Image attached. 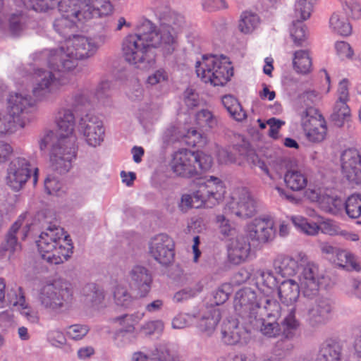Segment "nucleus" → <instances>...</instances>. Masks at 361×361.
Returning a JSON list of instances; mask_svg holds the SVG:
<instances>
[{"instance_id": "0eeeda50", "label": "nucleus", "mask_w": 361, "mask_h": 361, "mask_svg": "<svg viewBox=\"0 0 361 361\" xmlns=\"http://www.w3.org/2000/svg\"><path fill=\"white\" fill-rule=\"evenodd\" d=\"M299 266L301 290L305 297L312 298L318 294L320 288L326 286L329 279L319 265L309 260L304 253H299Z\"/></svg>"}, {"instance_id": "0e129e2a", "label": "nucleus", "mask_w": 361, "mask_h": 361, "mask_svg": "<svg viewBox=\"0 0 361 361\" xmlns=\"http://www.w3.org/2000/svg\"><path fill=\"white\" fill-rule=\"evenodd\" d=\"M327 131L326 123L319 124L310 129V131L305 132L307 139L312 142H320L326 137Z\"/></svg>"}, {"instance_id": "c85d7f7f", "label": "nucleus", "mask_w": 361, "mask_h": 361, "mask_svg": "<svg viewBox=\"0 0 361 361\" xmlns=\"http://www.w3.org/2000/svg\"><path fill=\"white\" fill-rule=\"evenodd\" d=\"M55 123L58 128L59 135H75L73 134V131L75 119V116L71 109H59L55 116Z\"/></svg>"}, {"instance_id": "37998d69", "label": "nucleus", "mask_w": 361, "mask_h": 361, "mask_svg": "<svg viewBox=\"0 0 361 361\" xmlns=\"http://www.w3.org/2000/svg\"><path fill=\"white\" fill-rule=\"evenodd\" d=\"M222 104L230 116L237 121H243L247 117L238 100L232 95H225L222 97Z\"/></svg>"}, {"instance_id": "dca6fc26", "label": "nucleus", "mask_w": 361, "mask_h": 361, "mask_svg": "<svg viewBox=\"0 0 361 361\" xmlns=\"http://www.w3.org/2000/svg\"><path fill=\"white\" fill-rule=\"evenodd\" d=\"M197 184V198L204 200V207H212L221 199L224 188L222 181L219 178L209 176V178H200Z\"/></svg>"}, {"instance_id": "b1692460", "label": "nucleus", "mask_w": 361, "mask_h": 361, "mask_svg": "<svg viewBox=\"0 0 361 361\" xmlns=\"http://www.w3.org/2000/svg\"><path fill=\"white\" fill-rule=\"evenodd\" d=\"M250 252V245L243 235H238L231 240L228 247V259L234 264L244 262Z\"/></svg>"}, {"instance_id": "864d4df0", "label": "nucleus", "mask_w": 361, "mask_h": 361, "mask_svg": "<svg viewBox=\"0 0 361 361\" xmlns=\"http://www.w3.org/2000/svg\"><path fill=\"white\" fill-rule=\"evenodd\" d=\"M197 124L203 128L212 129L218 126V118L207 109H202L196 114Z\"/></svg>"}, {"instance_id": "6ab92c4d", "label": "nucleus", "mask_w": 361, "mask_h": 361, "mask_svg": "<svg viewBox=\"0 0 361 361\" xmlns=\"http://www.w3.org/2000/svg\"><path fill=\"white\" fill-rule=\"evenodd\" d=\"M79 129L90 146L96 147L104 140V128L102 121L91 113L80 117Z\"/></svg>"}, {"instance_id": "e433bc0d", "label": "nucleus", "mask_w": 361, "mask_h": 361, "mask_svg": "<svg viewBox=\"0 0 361 361\" xmlns=\"http://www.w3.org/2000/svg\"><path fill=\"white\" fill-rule=\"evenodd\" d=\"M281 336L286 340H293L297 335L300 322L295 318V308L291 307L288 314L282 321Z\"/></svg>"}, {"instance_id": "412c9836", "label": "nucleus", "mask_w": 361, "mask_h": 361, "mask_svg": "<svg viewBox=\"0 0 361 361\" xmlns=\"http://www.w3.org/2000/svg\"><path fill=\"white\" fill-rule=\"evenodd\" d=\"M69 235H65L63 228L56 225L49 226L39 236L36 244L39 253L49 252L56 246L71 241Z\"/></svg>"}, {"instance_id": "a878e982", "label": "nucleus", "mask_w": 361, "mask_h": 361, "mask_svg": "<svg viewBox=\"0 0 361 361\" xmlns=\"http://www.w3.org/2000/svg\"><path fill=\"white\" fill-rule=\"evenodd\" d=\"M307 197L313 202H317L326 212L336 213L343 207V202L337 196L323 195L315 190L307 191Z\"/></svg>"}, {"instance_id": "f03ea898", "label": "nucleus", "mask_w": 361, "mask_h": 361, "mask_svg": "<svg viewBox=\"0 0 361 361\" xmlns=\"http://www.w3.org/2000/svg\"><path fill=\"white\" fill-rule=\"evenodd\" d=\"M6 112H0V135L12 134L25 126V118L34 106L31 96L11 92L6 99Z\"/></svg>"}, {"instance_id": "09e8293b", "label": "nucleus", "mask_w": 361, "mask_h": 361, "mask_svg": "<svg viewBox=\"0 0 361 361\" xmlns=\"http://www.w3.org/2000/svg\"><path fill=\"white\" fill-rule=\"evenodd\" d=\"M334 261L338 266L348 271L359 269V265L356 263L354 256L346 250H338Z\"/></svg>"}, {"instance_id": "5701e85b", "label": "nucleus", "mask_w": 361, "mask_h": 361, "mask_svg": "<svg viewBox=\"0 0 361 361\" xmlns=\"http://www.w3.org/2000/svg\"><path fill=\"white\" fill-rule=\"evenodd\" d=\"M132 285L140 298L145 297L151 290L152 278L149 270L145 267L134 266L129 273Z\"/></svg>"}, {"instance_id": "a19ab883", "label": "nucleus", "mask_w": 361, "mask_h": 361, "mask_svg": "<svg viewBox=\"0 0 361 361\" xmlns=\"http://www.w3.org/2000/svg\"><path fill=\"white\" fill-rule=\"evenodd\" d=\"M284 182L290 190L300 191L307 186V178L301 171L296 169H290L284 175Z\"/></svg>"}, {"instance_id": "c9c22d12", "label": "nucleus", "mask_w": 361, "mask_h": 361, "mask_svg": "<svg viewBox=\"0 0 361 361\" xmlns=\"http://www.w3.org/2000/svg\"><path fill=\"white\" fill-rule=\"evenodd\" d=\"M300 118L301 126L304 133L310 131V129L312 128L326 122L319 110L312 106L307 107L303 110L300 114Z\"/></svg>"}, {"instance_id": "a211bd4d", "label": "nucleus", "mask_w": 361, "mask_h": 361, "mask_svg": "<svg viewBox=\"0 0 361 361\" xmlns=\"http://www.w3.org/2000/svg\"><path fill=\"white\" fill-rule=\"evenodd\" d=\"M341 172L350 183H361V152L355 148L345 149L341 155Z\"/></svg>"}, {"instance_id": "ea45409f", "label": "nucleus", "mask_w": 361, "mask_h": 361, "mask_svg": "<svg viewBox=\"0 0 361 361\" xmlns=\"http://www.w3.org/2000/svg\"><path fill=\"white\" fill-rule=\"evenodd\" d=\"M113 342L117 348H123L127 345L133 343L137 339L135 327L128 325L126 328H120L114 333Z\"/></svg>"}, {"instance_id": "c756f323", "label": "nucleus", "mask_w": 361, "mask_h": 361, "mask_svg": "<svg viewBox=\"0 0 361 361\" xmlns=\"http://www.w3.org/2000/svg\"><path fill=\"white\" fill-rule=\"evenodd\" d=\"M273 267L275 272L282 277L294 276L300 267L299 255L297 259L288 255H278L273 262Z\"/></svg>"}, {"instance_id": "603ef678", "label": "nucleus", "mask_w": 361, "mask_h": 361, "mask_svg": "<svg viewBox=\"0 0 361 361\" xmlns=\"http://www.w3.org/2000/svg\"><path fill=\"white\" fill-rule=\"evenodd\" d=\"M347 215L351 219L361 216V195L353 194L348 197L343 203Z\"/></svg>"}, {"instance_id": "7c9ffc66", "label": "nucleus", "mask_w": 361, "mask_h": 361, "mask_svg": "<svg viewBox=\"0 0 361 361\" xmlns=\"http://www.w3.org/2000/svg\"><path fill=\"white\" fill-rule=\"evenodd\" d=\"M73 245L70 241L56 246L49 252H41L42 258L53 264H60L67 261L73 253Z\"/></svg>"}, {"instance_id": "3c124183", "label": "nucleus", "mask_w": 361, "mask_h": 361, "mask_svg": "<svg viewBox=\"0 0 361 361\" xmlns=\"http://www.w3.org/2000/svg\"><path fill=\"white\" fill-rule=\"evenodd\" d=\"M79 0H61L59 1V11L61 16L77 20L78 18Z\"/></svg>"}, {"instance_id": "9b49d317", "label": "nucleus", "mask_w": 361, "mask_h": 361, "mask_svg": "<svg viewBox=\"0 0 361 361\" xmlns=\"http://www.w3.org/2000/svg\"><path fill=\"white\" fill-rule=\"evenodd\" d=\"M65 82L61 77L51 71L39 70L32 88V94L38 101L54 98Z\"/></svg>"}, {"instance_id": "4468645a", "label": "nucleus", "mask_w": 361, "mask_h": 361, "mask_svg": "<svg viewBox=\"0 0 361 361\" xmlns=\"http://www.w3.org/2000/svg\"><path fill=\"white\" fill-rule=\"evenodd\" d=\"M174 247L173 239L165 233L156 235L149 242L150 256L163 266H168L173 261Z\"/></svg>"}, {"instance_id": "ddd939ff", "label": "nucleus", "mask_w": 361, "mask_h": 361, "mask_svg": "<svg viewBox=\"0 0 361 361\" xmlns=\"http://www.w3.org/2000/svg\"><path fill=\"white\" fill-rule=\"evenodd\" d=\"M334 310V301L328 295H319L307 309V321L312 327L326 324Z\"/></svg>"}, {"instance_id": "13d9d810", "label": "nucleus", "mask_w": 361, "mask_h": 361, "mask_svg": "<svg viewBox=\"0 0 361 361\" xmlns=\"http://www.w3.org/2000/svg\"><path fill=\"white\" fill-rule=\"evenodd\" d=\"M76 22L75 20L61 16L55 19L53 26L59 35L65 37L75 26Z\"/></svg>"}, {"instance_id": "393cba45", "label": "nucleus", "mask_w": 361, "mask_h": 361, "mask_svg": "<svg viewBox=\"0 0 361 361\" xmlns=\"http://www.w3.org/2000/svg\"><path fill=\"white\" fill-rule=\"evenodd\" d=\"M343 358V344L338 340L329 338L322 343L317 361H342Z\"/></svg>"}, {"instance_id": "79ce46f5", "label": "nucleus", "mask_w": 361, "mask_h": 361, "mask_svg": "<svg viewBox=\"0 0 361 361\" xmlns=\"http://www.w3.org/2000/svg\"><path fill=\"white\" fill-rule=\"evenodd\" d=\"M329 24L334 32L342 36H348L352 32L351 25L343 11L334 13L330 18Z\"/></svg>"}, {"instance_id": "58836bf2", "label": "nucleus", "mask_w": 361, "mask_h": 361, "mask_svg": "<svg viewBox=\"0 0 361 361\" xmlns=\"http://www.w3.org/2000/svg\"><path fill=\"white\" fill-rule=\"evenodd\" d=\"M259 289L264 295L271 294L277 287V280L271 270L259 269L256 271Z\"/></svg>"}, {"instance_id": "72a5a7b5", "label": "nucleus", "mask_w": 361, "mask_h": 361, "mask_svg": "<svg viewBox=\"0 0 361 361\" xmlns=\"http://www.w3.org/2000/svg\"><path fill=\"white\" fill-rule=\"evenodd\" d=\"M221 318L219 309L212 308L201 317L197 328L203 334L210 336L214 332Z\"/></svg>"}, {"instance_id": "473e14b6", "label": "nucleus", "mask_w": 361, "mask_h": 361, "mask_svg": "<svg viewBox=\"0 0 361 361\" xmlns=\"http://www.w3.org/2000/svg\"><path fill=\"white\" fill-rule=\"evenodd\" d=\"M255 329H258L265 336L276 338L281 336V328L276 320H266V318L255 317L247 324Z\"/></svg>"}, {"instance_id": "cd10ccee", "label": "nucleus", "mask_w": 361, "mask_h": 361, "mask_svg": "<svg viewBox=\"0 0 361 361\" xmlns=\"http://www.w3.org/2000/svg\"><path fill=\"white\" fill-rule=\"evenodd\" d=\"M257 317L267 318L277 320L281 315L280 303L269 295H265L259 299V305L257 309Z\"/></svg>"}, {"instance_id": "4c0bfd02", "label": "nucleus", "mask_w": 361, "mask_h": 361, "mask_svg": "<svg viewBox=\"0 0 361 361\" xmlns=\"http://www.w3.org/2000/svg\"><path fill=\"white\" fill-rule=\"evenodd\" d=\"M239 319L224 322L221 326V337L223 341L228 345H234L240 339L238 324Z\"/></svg>"}, {"instance_id": "5fc2aeb1", "label": "nucleus", "mask_w": 361, "mask_h": 361, "mask_svg": "<svg viewBox=\"0 0 361 361\" xmlns=\"http://www.w3.org/2000/svg\"><path fill=\"white\" fill-rule=\"evenodd\" d=\"M144 317L143 312H135L133 314H124L118 317H113L110 319L113 324H118L121 328H126L128 325H133L135 327V325L142 319Z\"/></svg>"}, {"instance_id": "680f3d73", "label": "nucleus", "mask_w": 361, "mask_h": 361, "mask_svg": "<svg viewBox=\"0 0 361 361\" xmlns=\"http://www.w3.org/2000/svg\"><path fill=\"white\" fill-rule=\"evenodd\" d=\"M151 360L154 361H182L178 356L171 353L164 346L156 348L151 353Z\"/></svg>"}, {"instance_id": "20e7f679", "label": "nucleus", "mask_w": 361, "mask_h": 361, "mask_svg": "<svg viewBox=\"0 0 361 361\" xmlns=\"http://www.w3.org/2000/svg\"><path fill=\"white\" fill-rule=\"evenodd\" d=\"M38 300L41 307L49 312L61 314L71 307L73 291L68 282L63 280L54 281L40 288Z\"/></svg>"}, {"instance_id": "052dcab7", "label": "nucleus", "mask_w": 361, "mask_h": 361, "mask_svg": "<svg viewBox=\"0 0 361 361\" xmlns=\"http://www.w3.org/2000/svg\"><path fill=\"white\" fill-rule=\"evenodd\" d=\"M72 106L75 111H86L90 106L87 91L82 90L76 92L72 97Z\"/></svg>"}, {"instance_id": "774afa93", "label": "nucleus", "mask_w": 361, "mask_h": 361, "mask_svg": "<svg viewBox=\"0 0 361 361\" xmlns=\"http://www.w3.org/2000/svg\"><path fill=\"white\" fill-rule=\"evenodd\" d=\"M89 331V328L83 324H73L66 329V334L71 339L81 340Z\"/></svg>"}, {"instance_id": "6e6d98bb", "label": "nucleus", "mask_w": 361, "mask_h": 361, "mask_svg": "<svg viewBox=\"0 0 361 361\" xmlns=\"http://www.w3.org/2000/svg\"><path fill=\"white\" fill-rule=\"evenodd\" d=\"M93 4V0L79 1L80 11H78L77 21L88 20L97 17V12Z\"/></svg>"}, {"instance_id": "6e6552de", "label": "nucleus", "mask_w": 361, "mask_h": 361, "mask_svg": "<svg viewBox=\"0 0 361 361\" xmlns=\"http://www.w3.org/2000/svg\"><path fill=\"white\" fill-rule=\"evenodd\" d=\"M75 135H59L53 144L49 161L51 169L60 174L66 173L72 168V162L76 158L78 147Z\"/></svg>"}, {"instance_id": "c03bdc74", "label": "nucleus", "mask_w": 361, "mask_h": 361, "mask_svg": "<svg viewBox=\"0 0 361 361\" xmlns=\"http://www.w3.org/2000/svg\"><path fill=\"white\" fill-rule=\"evenodd\" d=\"M348 102L336 101L331 114V121L338 127H342L351 116Z\"/></svg>"}, {"instance_id": "2f4dec72", "label": "nucleus", "mask_w": 361, "mask_h": 361, "mask_svg": "<svg viewBox=\"0 0 361 361\" xmlns=\"http://www.w3.org/2000/svg\"><path fill=\"white\" fill-rule=\"evenodd\" d=\"M300 284L293 279H287L281 283L278 288L281 302L287 305L297 301L300 295Z\"/></svg>"}, {"instance_id": "4d7b16f0", "label": "nucleus", "mask_w": 361, "mask_h": 361, "mask_svg": "<svg viewBox=\"0 0 361 361\" xmlns=\"http://www.w3.org/2000/svg\"><path fill=\"white\" fill-rule=\"evenodd\" d=\"M114 298L116 304L123 307H128L133 302V298L127 288L120 285L116 286L114 291Z\"/></svg>"}, {"instance_id": "bb28decb", "label": "nucleus", "mask_w": 361, "mask_h": 361, "mask_svg": "<svg viewBox=\"0 0 361 361\" xmlns=\"http://www.w3.org/2000/svg\"><path fill=\"white\" fill-rule=\"evenodd\" d=\"M35 22L23 12L12 13L8 18V29L13 36H20L29 29L33 28Z\"/></svg>"}, {"instance_id": "de8ad7c7", "label": "nucleus", "mask_w": 361, "mask_h": 361, "mask_svg": "<svg viewBox=\"0 0 361 361\" xmlns=\"http://www.w3.org/2000/svg\"><path fill=\"white\" fill-rule=\"evenodd\" d=\"M315 0H297L293 17L296 21H304L310 17Z\"/></svg>"}, {"instance_id": "aec40b11", "label": "nucleus", "mask_w": 361, "mask_h": 361, "mask_svg": "<svg viewBox=\"0 0 361 361\" xmlns=\"http://www.w3.org/2000/svg\"><path fill=\"white\" fill-rule=\"evenodd\" d=\"M151 47L159 48L164 55H171L178 46L177 35L173 27L161 24L149 44Z\"/></svg>"}, {"instance_id": "f3484780", "label": "nucleus", "mask_w": 361, "mask_h": 361, "mask_svg": "<svg viewBox=\"0 0 361 361\" xmlns=\"http://www.w3.org/2000/svg\"><path fill=\"white\" fill-rule=\"evenodd\" d=\"M32 169L30 162L25 158L17 157L8 164L6 181L13 190L18 191L30 177Z\"/></svg>"}, {"instance_id": "e2e57ef3", "label": "nucleus", "mask_w": 361, "mask_h": 361, "mask_svg": "<svg viewBox=\"0 0 361 361\" xmlns=\"http://www.w3.org/2000/svg\"><path fill=\"white\" fill-rule=\"evenodd\" d=\"M6 302L8 305L23 307L25 304V298L21 287L17 289H11L6 294Z\"/></svg>"}, {"instance_id": "39448f33", "label": "nucleus", "mask_w": 361, "mask_h": 361, "mask_svg": "<svg viewBox=\"0 0 361 361\" xmlns=\"http://www.w3.org/2000/svg\"><path fill=\"white\" fill-rule=\"evenodd\" d=\"M195 68L198 77L214 86L224 85L233 75L231 62L222 55H204L202 61L196 62Z\"/></svg>"}, {"instance_id": "423d86ee", "label": "nucleus", "mask_w": 361, "mask_h": 361, "mask_svg": "<svg viewBox=\"0 0 361 361\" xmlns=\"http://www.w3.org/2000/svg\"><path fill=\"white\" fill-rule=\"evenodd\" d=\"M121 50L125 61L137 68L148 69L155 63L150 44L137 35H127L122 42Z\"/></svg>"}, {"instance_id": "69168bd1", "label": "nucleus", "mask_w": 361, "mask_h": 361, "mask_svg": "<svg viewBox=\"0 0 361 361\" xmlns=\"http://www.w3.org/2000/svg\"><path fill=\"white\" fill-rule=\"evenodd\" d=\"M345 16H348L353 19H360L361 18V6L359 3L354 0L345 1L343 4V10Z\"/></svg>"}, {"instance_id": "338daca9", "label": "nucleus", "mask_w": 361, "mask_h": 361, "mask_svg": "<svg viewBox=\"0 0 361 361\" xmlns=\"http://www.w3.org/2000/svg\"><path fill=\"white\" fill-rule=\"evenodd\" d=\"M56 0H22L23 4L28 8L36 11H46L51 8Z\"/></svg>"}, {"instance_id": "f257e3e1", "label": "nucleus", "mask_w": 361, "mask_h": 361, "mask_svg": "<svg viewBox=\"0 0 361 361\" xmlns=\"http://www.w3.org/2000/svg\"><path fill=\"white\" fill-rule=\"evenodd\" d=\"M97 52V45L92 38L74 35L66 42V47L49 51L47 59L49 68L54 71L66 72L74 69L78 60L92 57Z\"/></svg>"}, {"instance_id": "2eb2a0df", "label": "nucleus", "mask_w": 361, "mask_h": 361, "mask_svg": "<svg viewBox=\"0 0 361 361\" xmlns=\"http://www.w3.org/2000/svg\"><path fill=\"white\" fill-rule=\"evenodd\" d=\"M25 217V214L20 215L10 228L4 241L0 245V257L11 259L12 255L21 250V245L18 241V234L24 240L30 229V225L26 224L20 230Z\"/></svg>"}, {"instance_id": "4be33fe9", "label": "nucleus", "mask_w": 361, "mask_h": 361, "mask_svg": "<svg viewBox=\"0 0 361 361\" xmlns=\"http://www.w3.org/2000/svg\"><path fill=\"white\" fill-rule=\"evenodd\" d=\"M274 222L267 219H255L247 226V237L259 244L272 240L275 236Z\"/></svg>"}, {"instance_id": "f704fd0d", "label": "nucleus", "mask_w": 361, "mask_h": 361, "mask_svg": "<svg viewBox=\"0 0 361 361\" xmlns=\"http://www.w3.org/2000/svg\"><path fill=\"white\" fill-rule=\"evenodd\" d=\"M84 302L90 307H104L105 295L103 289L94 283L87 284L82 289Z\"/></svg>"}, {"instance_id": "1a4fd4ad", "label": "nucleus", "mask_w": 361, "mask_h": 361, "mask_svg": "<svg viewBox=\"0 0 361 361\" xmlns=\"http://www.w3.org/2000/svg\"><path fill=\"white\" fill-rule=\"evenodd\" d=\"M75 135H59L53 144L49 161L51 169L60 174L66 173L72 168V162L76 158L78 147Z\"/></svg>"}, {"instance_id": "a18cd8bd", "label": "nucleus", "mask_w": 361, "mask_h": 361, "mask_svg": "<svg viewBox=\"0 0 361 361\" xmlns=\"http://www.w3.org/2000/svg\"><path fill=\"white\" fill-rule=\"evenodd\" d=\"M259 24V16L253 13L243 12L238 23V29L243 34L252 32Z\"/></svg>"}, {"instance_id": "9d476101", "label": "nucleus", "mask_w": 361, "mask_h": 361, "mask_svg": "<svg viewBox=\"0 0 361 361\" xmlns=\"http://www.w3.org/2000/svg\"><path fill=\"white\" fill-rule=\"evenodd\" d=\"M257 212V202L250 192L245 188H237L231 200L224 207L228 216H235L241 219L250 218Z\"/></svg>"}, {"instance_id": "bf43d9fd", "label": "nucleus", "mask_w": 361, "mask_h": 361, "mask_svg": "<svg viewBox=\"0 0 361 361\" xmlns=\"http://www.w3.org/2000/svg\"><path fill=\"white\" fill-rule=\"evenodd\" d=\"M302 21H293V26L290 28V36L296 46H302L305 41L306 27L302 23Z\"/></svg>"}, {"instance_id": "49530a36", "label": "nucleus", "mask_w": 361, "mask_h": 361, "mask_svg": "<svg viewBox=\"0 0 361 361\" xmlns=\"http://www.w3.org/2000/svg\"><path fill=\"white\" fill-rule=\"evenodd\" d=\"M294 69L300 73L306 74L310 71L312 60L309 53L305 50L296 51L293 57Z\"/></svg>"}, {"instance_id": "f8f14e48", "label": "nucleus", "mask_w": 361, "mask_h": 361, "mask_svg": "<svg viewBox=\"0 0 361 361\" xmlns=\"http://www.w3.org/2000/svg\"><path fill=\"white\" fill-rule=\"evenodd\" d=\"M259 305V299H257L255 291L251 288L245 287L235 293L234 309L242 320V324L247 325L252 318L257 317Z\"/></svg>"}, {"instance_id": "7ed1b4c3", "label": "nucleus", "mask_w": 361, "mask_h": 361, "mask_svg": "<svg viewBox=\"0 0 361 361\" xmlns=\"http://www.w3.org/2000/svg\"><path fill=\"white\" fill-rule=\"evenodd\" d=\"M212 163V157L203 152L182 149L172 155L169 166L176 176L190 178L207 171Z\"/></svg>"}, {"instance_id": "8fccbe9b", "label": "nucleus", "mask_w": 361, "mask_h": 361, "mask_svg": "<svg viewBox=\"0 0 361 361\" xmlns=\"http://www.w3.org/2000/svg\"><path fill=\"white\" fill-rule=\"evenodd\" d=\"M137 33L132 34L133 35H137L143 41L150 44L151 39L154 38V36L157 32V29L154 25L147 19L142 20L137 25Z\"/></svg>"}]
</instances>
